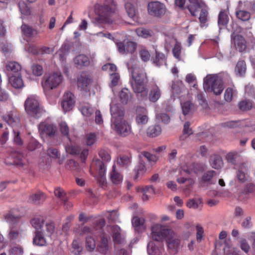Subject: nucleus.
<instances>
[{"instance_id":"1","label":"nucleus","mask_w":255,"mask_h":255,"mask_svg":"<svg viewBox=\"0 0 255 255\" xmlns=\"http://www.w3.org/2000/svg\"><path fill=\"white\" fill-rule=\"evenodd\" d=\"M151 237L157 242H161L165 239L170 253L175 255L178 253L180 240L172 230L159 224L154 225L151 227Z\"/></svg>"},{"instance_id":"2","label":"nucleus","mask_w":255,"mask_h":255,"mask_svg":"<svg viewBox=\"0 0 255 255\" xmlns=\"http://www.w3.org/2000/svg\"><path fill=\"white\" fill-rule=\"evenodd\" d=\"M132 61L128 63L129 69H131L132 79L130 85L133 91L136 94L137 98L142 100L148 98V89L146 87L147 78L144 70L137 67H132Z\"/></svg>"},{"instance_id":"3","label":"nucleus","mask_w":255,"mask_h":255,"mask_svg":"<svg viewBox=\"0 0 255 255\" xmlns=\"http://www.w3.org/2000/svg\"><path fill=\"white\" fill-rule=\"evenodd\" d=\"M116 3L114 0H105L103 4L95 5L96 16L93 20L95 25L112 24L113 15L116 12Z\"/></svg>"},{"instance_id":"4","label":"nucleus","mask_w":255,"mask_h":255,"mask_svg":"<svg viewBox=\"0 0 255 255\" xmlns=\"http://www.w3.org/2000/svg\"><path fill=\"white\" fill-rule=\"evenodd\" d=\"M111 127L119 134L126 136L131 132V127L124 119L123 110L116 104L111 105Z\"/></svg>"},{"instance_id":"5","label":"nucleus","mask_w":255,"mask_h":255,"mask_svg":"<svg viewBox=\"0 0 255 255\" xmlns=\"http://www.w3.org/2000/svg\"><path fill=\"white\" fill-rule=\"evenodd\" d=\"M203 88L206 92L220 95L224 89L222 77L218 75H208L204 78Z\"/></svg>"},{"instance_id":"6","label":"nucleus","mask_w":255,"mask_h":255,"mask_svg":"<svg viewBox=\"0 0 255 255\" xmlns=\"http://www.w3.org/2000/svg\"><path fill=\"white\" fill-rule=\"evenodd\" d=\"M63 77L60 73L54 72L45 75L42 79L41 84L45 91L57 88L63 81Z\"/></svg>"},{"instance_id":"7","label":"nucleus","mask_w":255,"mask_h":255,"mask_svg":"<svg viewBox=\"0 0 255 255\" xmlns=\"http://www.w3.org/2000/svg\"><path fill=\"white\" fill-rule=\"evenodd\" d=\"M24 108L27 114L35 118L39 117L42 112L38 100L34 96L27 98L24 103Z\"/></svg>"},{"instance_id":"8","label":"nucleus","mask_w":255,"mask_h":255,"mask_svg":"<svg viewBox=\"0 0 255 255\" xmlns=\"http://www.w3.org/2000/svg\"><path fill=\"white\" fill-rule=\"evenodd\" d=\"M147 10L150 15L157 17H161L165 13L166 9L163 3L155 1L148 3Z\"/></svg>"},{"instance_id":"9","label":"nucleus","mask_w":255,"mask_h":255,"mask_svg":"<svg viewBox=\"0 0 255 255\" xmlns=\"http://www.w3.org/2000/svg\"><path fill=\"white\" fill-rule=\"evenodd\" d=\"M75 99L74 95L70 92H65L62 97L61 106L65 112L69 111L75 105Z\"/></svg>"},{"instance_id":"10","label":"nucleus","mask_w":255,"mask_h":255,"mask_svg":"<svg viewBox=\"0 0 255 255\" xmlns=\"http://www.w3.org/2000/svg\"><path fill=\"white\" fill-rule=\"evenodd\" d=\"M40 133L42 134L53 137L57 133L56 127L52 124L45 122L41 123L38 127Z\"/></svg>"},{"instance_id":"11","label":"nucleus","mask_w":255,"mask_h":255,"mask_svg":"<svg viewBox=\"0 0 255 255\" xmlns=\"http://www.w3.org/2000/svg\"><path fill=\"white\" fill-rule=\"evenodd\" d=\"M117 45L119 52L122 54H132L137 47L136 43L133 41H128L126 43L119 42Z\"/></svg>"},{"instance_id":"12","label":"nucleus","mask_w":255,"mask_h":255,"mask_svg":"<svg viewBox=\"0 0 255 255\" xmlns=\"http://www.w3.org/2000/svg\"><path fill=\"white\" fill-rule=\"evenodd\" d=\"M187 8L193 16H197L199 11L206 5L201 0H188Z\"/></svg>"},{"instance_id":"13","label":"nucleus","mask_w":255,"mask_h":255,"mask_svg":"<svg viewBox=\"0 0 255 255\" xmlns=\"http://www.w3.org/2000/svg\"><path fill=\"white\" fill-rule=\"evenodd\" d=\"M91 83V79L85 73H82L77 79V85L83 91H89Z\"/></svg>"},{"instance_id":"14","label":"nucleus","mask_w":255,"mask_h":255,"mask_svg":"<svg viewBox=\"0 0 255 255\" xmlns=\"http://www.w3.org/2000/svg\"><path fill=\"white\" fill-rule=\"evenodd\" d=\"M96 164L98 169V181L100 185L103 186L105 184L106 181L105 177L106 166L105 163L99 159L96 160Z\"/></svg>"},{"instance_id":"15","label":"nucleus","mask_w":255,"mask_h":255,"mask_svg":"<svg viewBox=\"0 0 255 255\" xmlns=\"http://www.w3.org/2000/svg\"><path fill=\"white\" fill-rule=\"evenodd\" d=\"M135 121L137 124L139 125H143L147 123L148 117L147 115V112L144 108L139 107L136 109Z\"/></svg>"},{"instance_id":"16","label":"nucleus","mask_w":255,"mask_h":255,"mask_svg":"<svg viewBox=\"0 0 255 255\" xmlns=\"http://www.w3.org/2000/svg\"><path fill=\"white\" fill-rule=\"evenodd\" d=\"M138 2H128L125 3V6L128 16L130 18H134L138 13L137 6Z\"/></svg>"},{"instance_id":"17","label":"nucleus","mask_w":255,"mask_h":255,"mask_svg":"<svg viewBox=\"0 0 255 255\" xmlns=\"http://www.w3.org/2000/svg\"><path fill=\"white\" fill-rule=\"evenodd\" d=\"M249 168L246 163H242L239 167L237 172V177L241 182H245L248 179Z\"/></svg>"},{"instance_id":"18","label":"nucleus","mask_w":255,"mask_h":255,"mask_svg":"<svg viewBox=\"0 0 255 255\" xmlns=\"http://www.w3.org/2000/svg\"><path fill=\"white\" fill-rule=\"evenodd\" d=\"M235 47L240 52L244 51L247 47L246 41L244 37L241 35H236L233 38Z\"/></svg>"},{"instance_id":"19","label":"nucleus","mask_w":255,"mask_h":255,"mask_svg":"<svg viewBox=\"0 0 255 255\" xmlns=\"http://www.w3.org/2000/svg\"><path fill=\"white\" fill-rule=\"evenodd\" d=\"M21 68L20 65L14 61L8 62L5 65V71L7 74L17 73L18 75Z\"/></svg>"},{"instance_id":"20","label":"nucleus","mask_w":255,"mask_h":255,"mask_svg":"<svg viewBox=\"0 0 255 255\" xmlns=\"http://www.w3.org/2000/svg\"><path fill=\"white\" fill-rule=\"evenodd\" d=\"M210 165L216 169L221 168L223 166V161L221 156L218 154H213L210 156L209 159Z\"/></svg>"},{"instance_id":"21","label":"nucleus","mask_w":255,"mask_h":255,"mask_svg":"<svg viewBox=\"0 0 255 255\" xmlns=\"http://www.w3.org/2000/svg\"><path fill=\"white\" fill-rule=\"evenodd\" d=\"M144 219L135 216L132 218V225L136 231L140 232L143 231L145 227L144 226Z\"/></svg>"},{"instance_id":"22","label":"nucleus","mask_w":255,"mask_h":255,"mask_svg":"<svg viewBox=\"0 0 255 255\" xmlns=\"http://www.w3.org/2000/svg\"><path fill=\"white\" fill-rule=\"evenodd\" d=\"M46 196L42 192H37L32 194L29 198V201L33 204L38 205L42 203L45 200Z\"/></svg>"},{"instance_id":"23","label":"nucleus","mask_w":255,"mask_h":255,"mask_svg":"<svg viewBox=\"0 0 255 255\" xmlns=\"http://www.w3.org/2000/svg\"><path fill=\"white\" fill-rule=\"evenodd\" d=\"M74 62L77 67L82 68L84 66H88L90 64L89 58L84 54H80L77 56L74 59Z\"/></svg>"},{"instance_id":"24","label":"nucleus","mask_w":255,"mask_h":255,"mask_svg":"<svg viewBox=\"0 0 255 255\" xmlns=\"http://www.w3.org/2000/svg\"><path fill=\"white\" fill-rule=\"evenodd\" d=\"M205 169L204 164L202 163L193 162L191 163L186 169H184V171L188 174H191L192 172L197 173L199 172L202 171Z\"/></svg>"},{"instance_id":"25","label":"nucleus","mask_w":255,"mask_h":255,"mask_svg":"<svg viewBox=\"0 0 255 255\" xmlns=\"http://www.w3.org/2000/svg\"><path fill=\"white\" fill-rule=\"evenodd\" d=\"M9 83L15 89H20L24 86L21 77L18 74L17 76H12L9 78Z\"/></svg>"},{"instance_id":"26","label":"nucleus","mask_w":255,"mask_h":255,"mask_svg":"<svg viewBox=\"0 0 255 255\" xmlns=\"http://www.w3.org/2000/svg\"><path fill=\"white\" fill-rule=\"evenodd\" d=\"M216 175L214 170H209L204 173L202 177V182L207 185L214 184L216 181H213V177Z\"/></svg>"},{"instance_id":"27","label":"nucleus","mask_w":255,"mask_h":255,"mask_svg":"<svg viewBox=\"0 0 255 255\" xmlns=\"http://www.w3.org/2000/svg\"><path fill=\"white\" fill-rule=\"evenodd\" d=\"M21 29L22 34L27 37H33L38 33L36 29L25 24L21 25Z\"/></svg>"},{"instance_id":"28","label":"nucleus","mask_w":255,"mask_h":255,"mask_svg":"<svg viewBox=\"0 0 255 255\" xmlns=\"http://www.w3.org/2000/svg\"><path fill=\"white\" fill-rule=\"evenodd\" d=\"M110 177L112 182L115 184H118L122 182L123 177L121 174L116 169V166L114 165L110 174Z\"/></svg>"},{"instance_id":"29","label":"nucleus","mask_w":255,"mask_h":255,"mask_svg":"<svg viewBox=\"0 0 255 255\" xmlns=\"http://www.w3.org/2000/svg\"><path fill=\"white\" fill-rule=\"evenodd\" d=\"M161 132V128L159 125L149 126L146 130L147 135L149 137H155L158 136Z\"/></svg>"},{"instance_id":"30","label":"nucleus","mask_w":255,"mask_h":255,"mask_svg":"<svg viewBox=\"0 0 255 255\" xmlns=\"http://www.w3.org/2000/svg\"><path fill=\"white\" fill-rule=\"evenodd\" d=\"M111 229L114 242L117 244L123 243L124 239L121 237L120 227L118 226H114L112 227Z\"/></svg>"},{"instance_id":"31","label":"nucleus","mask_w":255,"mask_h":255,"mask_svg":"<svg viewBox=\"0 0 255 255\" xmlns=\"http://www.w3.org/2000/svg\"><path fill=\"white\" fill-rule=\"evenodd\" d=\"M247 66L244 60H239L236 65L235 71L236 74L239 76H243L246 73Z\"/></svg>"},{"instance_id":"32","label":"nucleus","mask_w":255,"mask_h":255,"mask_svg":"<svg viewBox=\"0 0 255 255\" xmlns=\"http://www.w3.org/2000/svg\"><path fill=\"white\" fill-rule=\"evenodd\" d=\"M182 113L184 115H187L193 113L195 110L194 105L190 101H186L181 103Z\"/></svg>"},{"instance_id":"33","label":"nucleus","mask_w":255,"mask_h":255,"mask_svg":"<svg viewBox=\"0 0 255 255\" xmlns=\"http://www.w3.org/2000/svg\"><path fill=\"white\" fill-rule=\"evenodd\" d=\"M21 236V231L19 228L12 227L10 228L8 234V239L10 241H15Z\"/></svg>"},{"instance_id":"34","label":"nucleus","mask_w":255,"mask_h":255,"mask_svg":"<svg viewBox=\"0 0 255 255\" xmlns=\"http://www.w3.org/2000/svg\"><path fill=\"white\" fill-rule=\"evenodd\" d=\"M199 20L202 26L206 25L207 22L208 21V11L207 7L206 5L199 11Z\"/></svg>"},{"instance_id":"35","label":"nucleus","mask_w":255,"mask_h":255,"mask_svg":"<svg viewBox=\"0 0 255 255\" xmlns=\"http://www.w3.org/2000/svg\"><path fill=\"white\" fill-rule=\"evenodd\" d=\"M171 42L175 43L174 47L172 49V53L173 56L177 58L178 60H180V54L181 52V44L177 41L176 39L174 38L170 39Z\"/></svg>"},{"instance_id":"36","label":"nucleus","mask_w":255,"mask_h":255,"mask_svg":"<svg viewBox=\"0 0 255 255\" xmlns=\"http://www.w3.org/2000/svg\"><path fill=\"white\" fill-rule=\"evenodd\" d=\"M120 98L123 104H127L131 98V95L128 89H123L120 93Z\"/></svg>"},{"instance_id":"37","label":"nucleus","mask_w":255,"mask_h":255,"mask_svg":"<svg viewBox=\"0 0 255 255\" xmlns=\"http://www.w3.org/2000/svg\"><path fill=\"white\" fill-rule=\"evenodd\" d=\"M147 250L149 255H160L161 249L157 248V245L152 241L148 243Z\"/></svg>"},{"instance_id":"38","label":"nucleus","mask_w":255,"mask_h":255,"mask_svg":"<svg viewBox=\"0 0 255 255\" xmlns=\"http://www.w3.org/2000/svg\"><path fill=\"white\" fill-rule=\"evenodd\" d=\"M238 107L242 111H249L253 108V102L251 100L245 99L239 103Z\"/></svg>"},{"instance_id":"39","label":"nucleus","mask_w":255,"mask_h":255,"mask_svg":"<svg viewBox=\"0 0 255 255\" xmlns=\"http://www.w3.org/2000/svg\"><path fill=\"white\" fill-rule=\"evenodd\" d=\"M145 171L146 167L144 161L142 159V157L140 156L139 162L134 168V171L135 173L134 178H137L139 174H143Z\"/></svg>"},{"instance_id":"40","label":"nucleus","mask_w":255,"mask_h":255,"mask_svg":"<svg viewBox=\"0 0 255 255\" xmlns=\"http://www.w3.org/2000/svg\"><path fill=\"white\" fill-rule=\"evenodd\" d=\"M160 95L161 93L159 89L157 87H155L151 90L148 98L150 101L155 102L159 99Z\"/></svg>"},{"instance_id":"41","label":"nucleus","mask_w":255,"mask_h":255,"mask_svg":"<svg viewBox=\"0 0 255 255\" xmlns=\"http://www.w3.org/2000/svg\"><path fill=\"white\" fill-rule=\"evenodd\" d=\"M229 22V16L225 11H221L218 15V25L221 28V26H225Z\"/></svg>"},{"instance_id":"42","label":"nucleus","mask_w":255,"mask_h":255,"mask_svg":"<svg viewBox=\"0 0 255 255\" xmlns=\"http://www.w3.org/2000/svg\"><path fill=\"white\" fill-rule=\"evenodd\" d=\"M35 236L33 239V242L34 244L38 246H43L45 243V240L41 231L35 232Z\"/></svg>"},{"instance_id":"43","label":"nucleus","mask_w":255,"mask_h":255,"mask_svg":"<svg viewBox=\"0 0 255 255\" xmlns=\"http://www.w3.org/2000/svg\"><path fill=\"white\" fill-rule=\"evenodd\" d=\"M226 159L228 162L236 165L240 159V155L237 152H229L226 155Z\"/></svg>"},{"instance_id":"44","label":"nucleus","mask_w":255,"mask_h":255,"mask_svg":"<svg viewBox=\"0 0 255 255\" xmlns=\"http://www.w3.org/2000/svg\"><path fill=\"white\" fill-rule=\"evenodd\" d=\"M54 194L57 197L60 199L64 203L65 205L66 204L68 205V203H67V198L66 194L63 189L60 187H57L54 191Z\"/></svg>"},{"instance_id":"45","label":"nucleus","mask_w":255,"mask_h":255,"mask_svg":"<svg viewBox=\"0 0 255 255\" xmlns=\"http://www.w3.org/2000/svg\"><path fill=\"white\" fill-rule=\"evenodd\" d=\"M138 36L147 38L152 36L153 32L152 30L144 28H139L136 30Z\"/></svg>"},{"instance_id":"46","label":"nucleus","mask_w":255,"mask_h":255,"mask_svg":"<svg viewBox=\"0 0 255 255\" xmlns=\"http://www.w3.org/2000/svg\"><path fill=\"white\" fill-rule=\"evenodd\" d=\"M43 223L44 220L41 217L34 218L31 221L32 226L35 229V232L40 231Z\"/></svg>"},{"instance_id":"47","label":"nucleus","mask_w":255,"mask_h":255,"mask_svg":"<svg viewBox=\"0 0 255 255\" xmlns=\"http://www.w3.org/2000/svg\"><path fill=\"white\" fill-rule=\"evenodd\" d=\"M190 123L188 122H187L184 124L183 131V134L180 137V139L181 140L185 139L188 136L192 134L193 133L192 128H190Z\"/></svg>"},{"instance_id":"48","label":"nucleus","mask_w":255,"mask_h":255,"mask_svg":"<svg viewBox=\"0 0 255 255\" xmlns=\"http://www.w3.org/2000/svg\"><path fill=\"white\" fill-rule=\"evenodd\" d=\"M155 57L153 59V63L156 66L161 65L165 61V55L163 53H160L157 51L155 52Z\"/></svg>"},{"instance_id":"49","label":"nucleus","mask_w":255,"mask_h":255,"mask_svg":"<svg viewBox=\"0 0 255 255\" xmlns=\"http://www.w3.org/2000/svg\"><path fill=\"white\" fill-rule=\"evenodd\" d=\"M236 14L237 17L243 21L248 20L250 18V13L245 10H240L237 11Z\"/></svg>"},{"instance_id":"50","label":"nucleus","mask_w":255,"mask_h":255,"mask_svg":"<svg viewBox=\"0 0 255 255\" xmlns=\"http://www.w3.org/2000/svg\"><path fill=\"white\" fill-rule=\"evenodd\" d=\"M156 117V119L159 122L163 123L165 124H168L170 120L169 116L168 114L164 113L157 114Z\"/></svg>"},{"instance_id":"51","label":"nucleus","mask_w":255,"mask_h":255,"mask_svg":"<svg viewBox=\"0 0 255 255\" xmlns=\"http://www.w3.org/2000/svg\"><path fill=\"white\" fill-rule=\"evenodd\" d=\"M86 247L87 250L89 252H91L95 249V241L91 237H87L86 238Z\"/></svg>"},{"instance_id":"52","label":"nucleus","mask_w":255,"mask_h":255,"mask_svg":"<svg viewBox=\"0 0 255 255\" xmlns=\"http://www.w3.org/2000/svg\"><path fill=\"white\" fill-rule=\"evenodd\" d=\"M4 121L9 125L12 127L17 126H18V120H14L11 114H8L3 117Z\"/></svg>"},{"instance_id":"53","label":"nucleus","mask_w":255,"mask_h":255,"mask_svg":"<svg viewBox=\"0 0 255 255\" xmlns=\"http://www.w3.org/2000/svg\"><path fill=\"white\" fill-rule=\"evenodd\" d=\"M4 121L9 125L12 127L17 126H18V120H14L11 114H8L3 117Z\"/></svg>"},{"instance_id":"54","label":"nucleus","mask_w":255,"mask_h":255,"mask_svg":"<svg viewBox=\"0 0 255 255\" xmlns=\"http://www.w3.org/2000/svg\"><path fill=\"white\" fill-rule=\"evenodd\" d=\"M139 52L140 57L143 61L147 62L150 59V54L145 48H141Z\"/></svg>"},{"instance_id":"55","label":"nucleus","mask_w":255,"mask_h":255,"mask_svg":"<svg viewBox=\"0 0 255 255\" xmlns=\"http://www.w3.org/2000/svg\"><path fill=\"white\" fill-rule=\"evenodd\" d=\"M18 6L22 14L24 15H28L30 14V9L24 1H19L18 3Z\"/></svg>"},{"instance_id":"56","label":"nucleus","mask_w":255,"mask_h":255,"mask_svg":"<svg viewBox=\"0 0 255 255\" xmlns=\"http://www.w3.org/2000/svg\"><path fill=\"white\" fill-rule=\"evenodd\" d=\"M13 142L15 144L18 145H22L23 144V141L19 135L20 132L16 129L13 128Z\"/></svg>"},{"instance_id":"57","label":"nucleus","mask_w":255,"mask_h":255,"mask_svg":"<svg viewBox=\"0 0 255 255\" xmlns=\"http://www.w3.org/2000/svg\"><path fill=\"white\" fill-rule=\"evenodd\" d=\"M31 70L33 75L36 76H41L43 73L42 66L38 64H34L31 66Z\"/></svg>"},{"instance_id":"58","label":"nucleus","mask_w":255,"mask_h":255,"mask_svg":"<svg viewBox=\"0 0 255 255\" xmlns=\"http://www.w3.org/2000/svg\"><path fill=\"white\" fill-rule=\"evenodd\" d=\"M66 152L70 154L78 155L80 153L81 149L78 146L70 145L66 147Z\"/></svg>"},{"instance_id":"59","label":"nucleus","mask_w":255,"mask_h":255,"mask_svg":"<svg viewBox=\"0 0 255 255\" xmlns=\"http://www.w3.org/2000/svg\"><path fill=\"white\" fill-rule=\"evenodd\" d=\"M130 163V158L127 156H121L117 159V164L121 166H128Z\"/></svg>"},{"instance_id":"60","label":"nucleus","mask_w":255,"mask_h":255,"mask_svg":"<svg viewBox=\"0 0 255 255\" xmlns=\"http://www.w3.org/2000/svg\"><path fill=\"white\" fill-rule=\"evenodd\" d=\"M111 76V82L110 84V86L111 88L116 86L118 85V83L120 80V75L119 74L114 73H109Z\"/></svg>"},{"instance_id":"61","label":"nucleus","mask_w":255,"mask_h":255,"mask_svg":"<svg viewBox=\"0 0 255 255\" xmlns=\"http://www.w3.org/2000/svg\"><path fill=\"white\" fill-rule=\"evenodd\" d=\"M81 111L84 116L89 117L93 113V110L90 106L86 105L81 108Z\"/></svg>"},{"instance_id":"62","label":"nucleus","mask_w":255,"mask_h":255,"mask_svg":"<svg viewBox=\"0 0 255 255\" xmlns=\"http://www.w3.org/2000/svg\"><path fill=\"white\" fill-rule=\"evenodd\" d=\"M5 219L9 223L15 224L18 221L19 217L14 216L11 213H10L5 215Z\"/></svg>"},{"instance_id":"63","label":"nucleus","mask_w":255,"mask_h":255,"mask_svg":"<svg viewBox=\"0 0 255 255\" xmlns=\"http://www.w3.org/2000/svg\"><path fill=\"white\" fill-rule=\"evenodd\" d=\"M59 127L61 133L66 136H68L69 129L67 124L65 122H61L59 124Z\"/></svg>"},{"instance_id":"64","label":"nucleus","mask_w":255,"mask_h":255,"mask_svg":"<svg viewBox=\"0 0 255 255\" xmlns=\"http://www.w3.org/2000/svg\"><path fill=\"white\" fill-rule=\"evenodd\" d=\"M23 249L19 246H16L12 248L10 251V255H22Z\"/></svg>"}]
</instances>
